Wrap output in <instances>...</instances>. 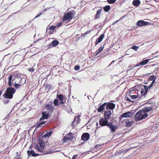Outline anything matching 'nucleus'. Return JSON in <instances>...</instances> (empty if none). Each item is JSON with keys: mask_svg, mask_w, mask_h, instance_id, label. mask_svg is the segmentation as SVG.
<instances>
[{"mask_svg": "<svg viewBox=\"0 0 159 159\" xmlns=\"http://www.w3.org/2000/svg\"><path fill=\"white\" fill-rule=\"evenodd\" d=\"M53 152H53V151H50L48 152H47L46 153H44V152L43 153H44V154L46 155V154H51V153H53Z\"/></svg>", "mask_w": 159, "mask_h": 159, "instance_id": "59", "label": "nucleus"}, {"mask_svg": "<svg viewBox=\"0 0 159 159\" xmlns=\"http://www.w3.org/2000/svg\"><path fill=\"white\" fill-rule=\"evenodd\" d=\"M133 116V113L130 111H128L123 113L120 116L119 119L120 120H121L123 118H128L131 117Z\"/></svg>", "mask_w": 159, "mask_h": 159, "instance_id": "8", "label": "nucleus"}, {"mask_svg": "<svg viewBox=\"0 0 159 159\" xmlns=\"http://www.w3.org/2000/svg\"><path fill=\"white\" fill-rule=\"evenodd\" d=\"M50 7L47 8L45 9H43L42 10L41 12H42V13L44 11H46L48 10V9H50Z\"/></svg>", "mask_w": 159, "mask_h": 159, "instance_id": "54", "label": "nucleus"}, {"mask_svg": "<svg viewBox=\"0 0 159 159\" xmlns=\"http://www.w3.org/2000/svg\"><path fill=\"white\" fill-rule=\"evenodd\" d=\"M80 66L79 65H76L74 68V70H80Z\"/></svg>", "mask_w": 159, "mask_h": 159, "instance_id": "41", "label": "nucleus"}, {"mask_svg": "<svg viewBox=\"0 0 159 159\" xmlns=\"http://www.w3.org/2000/svg\"><path fill=\"white\" fill-rule=\"evenodd\" d=\"M53 104L55 106L57 107L60 105L61 104V102H59L58 99H54L53 101Z\"/></svg>", "mask_w": 159, "mask_h": 159, "instance_id": "27", "label": "nucleus"}, {"mask_svg": "<svg viewBox=\"0 0 159 159\" xmlns=\"http://www.w3.org/2000/svg\"><path fill=\"white\" fill-rule=\"evenodd\" d=\"M75 16V11L71 10L67 12L63 16L62 20L63 21L71 20Z\"/></svg>", "mask_w": 159, "mask_h": 159, "instance_id": "3", "label": "nucleus"}, {"mask_svg": "<svg viewBox=\"0 0 159 159\" xmlns=\"http://www.w3.org/2000/svg\"><path fill=\"white\" fill-rule=\"evenodd\" d=\"M52 134V131L51 130L48 131L46 134L42 136V138L49 137Z\"/></svg>", "mask_w": 159, "mask_h": 159, "instance_id": "19", "label": "nucleus"}, {"mask_svg": "<svg viewBox=\"0 0 159 159\" xmlns=\"http://www.w3.org/2000/svg\"><path fill=\"white\" fill-rule=\"evenodd\" d=\"M90 135L88 133L83 134L81 136V139L84 141H87L90 138Z\"/></svg>", "mask_w": 159, "mask_h": 159, "instance_id": "13", "label": "nucleus"}, {"mask_svg": "<svg viewBox=\"0 0 159 159\" xmlns=\"http://www.w3.org/2000/svg\"><path fill=\"white\" fill-rule=\"evenodd\" d=\"M139 87L140 88V87H144V89L141 88V90L140 92L141 96H140V95L139 96V99H140L142 96H145L147 94L148 91V86L146 85H140L138 86V88H139Z\"/></svg>", "mask_w": 159, "mask_h": 159, "instance_id": "4", "label": "nucleus"}, {"mask_svg": "<svg viewBox=\"0 0 159 159\" xmlns=\"http://www.w3.org/2000/svg\"><path fill=\"white\" fill-rule=\"evenodd\" d=\"M52 102H50L49 103L46 104L45 105V108L50 112H53L54 107L52 105Z\"/></svg>", "mask_w": 159, "mask_h": 159, "instance_id": "11", "label": "nucleus"}, {"mask_svg": "<svg viewBox=\"0 0 159 159\" xmlns=\"http://www.w3.org/2000/svg\"><path fill=\"white\" fill-rule=\"evenodd\" d=\"M11 112H12V111H11L3 119V120L7 119H8L9 118V117L10 115L11 114Z\"/></svg>", "mask_w": 159, "mask_h": 159, "instance_id": "42", "label": "nucleus"}, {"mask_svg": "<svg viewBox=\"0 0 159 159\" xmlns=\"http://www.w3.org/2000/svg\"><path fill=\"white\" fill-rule=\"evenodd\" d=\"M42 116L40 119V121H41L44 119H47L49 116V113L48 111H43L42 113Z\"/></svg>", "mask_w": 159, "mask_h": 159, "instance_id": "10", "label": "nucleus"}, {"mask_svg": "<svg viewBox=\"0 0 159 159\" xmlns=\"http://www.w3.org/2000/svg\"><path fill=\"white\" fill-rule=\"evenodd\" d=\"M101 146V144H97L95 146V148H99Z\"/></svg>", "mask_w": 159, "mask_h": 159, "instance_id": "56", "label": "nucleus"}, {"mask_svg": "<svg viewBox=\"0 0 159 159\" xmlns=\"http://www.w3.org/2000/svg\"><path fill=\"white\" fill-rule=\"evenodd\" d=\"M111 114L112 113L110 111H105L104 114V118L109 120L111 118Z\"/></svg>", "mask_w": 159, "mask_h": 159, "instance_id": "12", "label": "nucleus"}, {"mask_svg": "<svg viewBox=\"0 0 159 159\" xmlns=\"http://www.w3.org/2000/svg\"><path fill=\"white\" fill-rule=\"evenodd\" d=\"M42 12H40L39 14L38 15H37L33 19V20H34L35 18H37V17H39L42 14Z\"/></svg>", "mask_w": 159, "mask_h": 159, "instance_id": "57", "label": "nucleus"}, {"mask_svg": "<svg viewBox=\"0 0 159 159\" xmlns=\"http://www.w3.org/2000/svg\"><path fill=\"white\" fill-rule=\"evenodd\" d=\"M107 127L110 129L111 133H115L118 128V125H113L111 122H110Z\"/></svg>", "mask_w": 159, "mask_h": 159, "instance_id": "5", "label": "nucleus"}, {"mask_svg": "<svg viewBox=\"0 0 159 159\" xmlns=\"http://www.w3.org/2000/svg\"><path fill=\"white\" fill-rule=\"evenodd\" d=\"M34 147L38 152H40L41 153H44V151L40 149L39 146L37 144H35L34 145Z\"/></svg>", "mask_w": 159, "mask_h": 159, "instance_id": "23", "label": "nucleus"}, {"mask_svg": "<svg viewBox=\"0 0 159 159\" xmlns=\"http://www.w3.org/2000/svg\"><path fill=\"white\" fill-rule=\"evenodd\" d=\"M16 89L10 87L8 88L3 95L5 98L11 99L13 98V94L16 92Z\"/></svg>", "mask_w": 159, "mask_h": 159, "instance_id": "1", "label": "nucleus"}, {"mask_svg": "<svg viewBox=\"0 0 159 159\" xmlns=\"http://www.w3.org/2000/svg\"><path fill=\"white\" fill-rule=\"evenodd\" d=\"M109 123L108 120L104 118H101L99 119V125L101 126H107V127Z\"/></svg>", "mask_w": 159, "mask_h": 159, "instance_id": "6", "label": "nucleus"}, {"mask_svg": "<svg viewBox=\"0 0 159 159\" xmlns=\"http://www.w3.org/2000/svg\"><path fill=\"white\" fill-rule=\"evenodd\" d=\"M8 84L10 87H11L12 86L11 81L8 80Z\"/></svg>", "mask_w": 159, "mask_h": 159, "instance_id": "60", "label": "nucleus"}, {"mask_svg": "<svg viewBox=\"0 0 159 159\" xmlns=\"http://www.w3.org/2000/svg\"><path fill=\"white\" fill-rule=\"evenodd\" d=\"M141 65H142L141 63V62H140L138 63L134 67H136V66H139Z\"/></svg>", "mask_w": 159, "mask_h": 159, "instance_id": "62", "label": "nucleus"}, {"mask_svg": "<svg viewBox=\"0 0 159 159\" xmlns=\"http://www.w3.org/2000/svg\"><path fill=\"white\" fill-rule=\"evenodd\" d=\"M107 17H106L105 18L103 22L102 25H105V24L106 23V21L107 20Z\"/></svg>", "mask_w": 159, "mask_h": 159, "instance_id": "58", "label": "nucleus"}, {"mask_svg": "<svg viewBox=\"0 0 159 159\" xmlns=\"http://www.w3.org/2000/svg\"><path fill=\"white\" fill-rule=\"evenodd\" d=\"M28 70L30 72H33L34 71V69L32 68H30L28 69Z\"/></svg>", "mask_w": 159, "mask_h": 159, "instance_id": "51", "label": "nucleus"}, {"mask_svg": "<svg viewBox=\"0 0 159 159\" xmlns=\"http://www.w3.org/2000/svg\"><path fill=\"white\" fill-rule=\"evenodd\" d=\"M68 137H71V136H74V134L71 132H69L67 135Z\"/></svg>", "mask_w": 159, "mask_h": 159, "instance_id": "52", "label": "nucleus"}, {"mask_svg": "<svg viewBox=\"0 0 159 159\" xmlns=\"http://www.w3.org/2000/svg\"><path fill=\"white\" fill-rule=\"evenodd\" d=\"M125 126L127 127H130L132 126L133 123V121H129L128 119H126L125 120Z\"/></svg>", "mask_w": 159, "mask_h": 159, "instance_id": "18", "label": "nucleus"}, {"mask_svg": "<svg viewBox=\"0 0 159 159\" xmlns=\"http://www.w3.org/2000/svg\"><path fill=\"white\" fill-rule=\"evenodd\" d=\"M100 17V15L99 14L98 15H97V14H96L95 15V16L94 17V19L95 20H96V19H97L98 18H99Z\"/></svg>", "mask_w": 159, "mask_h": 159, "instance_id": "48", "label": "nucleus"}, {"mask_svg": "<svg viewBox=\"0 0 159 159\" xmlns=\"http://www.w3.org/2000/svg\"><path fill=\"white\" fill-rule=\"evenodd\" d=\"M106 103L105 102L102 104V105L100 104L99 106L98 107V108L97 110L98 112H101L102 111L105 110V108L106 107Z\"/></svg>", "mask_w": 159, "mask_h": 159, "instance_id": "17", "label": "nucleus"}, {"mask_svg": "<svg viewBox=\"0 0 159 159\" xmlns=\"http://www.w3.org/2000/svg\"><path fill=\"white\" fill-rule=\"evenodd\" d=\"M76 119H77L76 121L77 124H78L80 122V117L79 116H77L75 118L74 121L72 123H73L74 121H75L76 120Z\"/></svg>", "mask_w": 159, "mask_h": 159, "instance_id": "32", "label": "nucleus"}, {"mask_svg": "<svg viewBox=\"0 0 159 159\" xmlns=\"http://www.w3.org/2000/svg\"><path fill=\"white\" fill-rule=\"evenodd\" d=\"M126 100L127 101H129V102H130L132 103H134V101H132L129 98H126Z\"/></svg>", "mask_w": 159, "mask_h": 159, "instance_id": "50", "label": "nucleus"}, {"mask_svg": "<svg viewBox=\"0 0 159 159\" xmlns=\"http://www.w3.org/2000/svg\"><path fill=\"white\" fill-rule=\"evenodd\" d=\"M48 30L55 31L56 32H57L56 27L54 25H51L49 27Z\"/></svg>", "mask_w": 159, "mask_h": 159, "instance_id": "29", "label": "nucleus"}, {"mask_svg": "<svg viewBox=\"0 0 159 159\" xmlns=\"http://www.w3.org/2000/svg\"><path fill=\"white\" fill-rule=\"evenodd\" d=\"M155 65H154V64L147 65H146L145 66H144V67L146 68V67H150L151 66H153Z\"/></svg>", "mask_w": 159, "mask_h": 159, "instance_id": "55", "label": "nucleus"}, {"mask_svg": "<svg viewBox=\"0 0 159 159\" xmlns=\"http://www.w3.org/2000/svg\"><path fill=\"white\" fill-rule=\"evenodd\" d=\"M42 154H39V153H35V154L34 155V157H36L37 156H38L39 155H42Z\"/></svg>", "mask_w": 159, "mask_h": 159, "instance_id": "63", "label": "nucleus"}, {"mask_svg": "<svg viewBox=\"0 0 159 159\" xmlns=\"http://www.w3.org/2000/svg\"><path fill=\"white\" fill-rule=\"evenodd\" d=\"M21 77L20 75L19 74H16V75H15V78L13 79V80H12V82L13 83V81H14V80H15V79H18L19 78L21 79Z\"/></svg>", "mask_w": 159, "mask_h": 159, "instance_id": "37", "label": "nucleus"}, {"mask_svg": "<svg viewBox=\"0 0 159 159\" xmlns=\"http://www.w3.org/2000/svg\"><path fill=\"white\" fill-rule=\"evenodd\" d=\"M104 44H103L99 48V49L97 50L98 51V52H99V53L101 52V51L103 50L104 48Z\"/></svg>", "mask_w": 159, "mask_h": 159, "instance_id": "35", "label": "nucleus"}, {"mask_svg": "<svg viewBox=\"0 0 159 159\" xmlns=\"http://www.w3.org/2000/svg\"><path fill=\"white\" fill-rule=\"evenodd\" d=\"M116 0H107V2L110 4L114 3Z\"/></svg>", "mask_w": 159, "mask_h": 159, "instance_id": "38", "label": "nucleus"}, {"mask_svg": "<svg viewBox=\"0 0 159 159\" xmlns=\"http://www.w3.org/2000/svg\"><path fill=\"white\" fill-rule=\"evenodd\" d=\"M13 77V75L12 74H11L9 75V77H8V80H12Z\"/></svg>", "mask_w": 159, "mask_h": 159, "instance_id": "47", "label": "nucleus"}, {"mask_svg": "<svg viewBox=\"0 0 159 159\" xmlns=\"http://www.w3.org/2000/svg\"><path fill=\"white\" fill-rule=\"evenodd\" d=\"M43 139L42 138H38V143L39 145L45 144V142L43 140Z\"/></svg>", "mask_w": 159, "mask_h": 159, "instance_id": "30", "label": "nucleus"}, {"mask_svg": "<svg viewBox=\"0 0 159 159\" xmlns=\"http://www.w3.org/2000/svg\"><path fill=\"white\" fill-rule=\"evenodd\" d=\"M108 51H109L108 50H107V51H106L103 53L101 55L102 56V57H104V56H105L106 55Z\"/></svg>", "mask_w": 159, "mask_h": 159, "instance_id": "45", "label": "nucleus"}, {"mask_svg": "<svg viewBox=\"0 0 159 159\" xmlns=\"http://www.w3.org/2000/svg\"><path fill=\"white\" fill-rule=\"evenodd\" d=\"M127 16V15H124L123 16H122V17H121L120 19H119V20H122V19L123 18H124L125 17H126Z\"/></svg>", "mask_w": 159, "mask_h": 159, "instance_id": "64", "label": "nucleus"}, {"mask_svg": "<svg viewBox=\"0 0 159 159\" xmlns=\"http://www.w3.org/2000/svg\"><path fill=\"white\" fill-rule=\"evenodd\" d=\"M155 79H157V77L156 76H155L154 75L150 76L148 78V80L150 81H152Z\"/></svg>", "mask_w": 159, "mask_h": 159, "instance_id": "33", "label": "nucleus"}, {"mask_svg": "<svg viewBox=\"0 0 159 159\" xmlns=\"http://www.w3.org/2000/svg\"><path fill=\"white\" fill-rule=\"evenodd\" d=\"M139 48L138 46H136L135 45H133L131 47V48L133 50H134L135 51H137L138 50V49Z\"/></svg>", "mask_w": 159, "mask_h": 159, "instance_id": "39", "label": "nucleus"}, {"mask_svg": "<svg viewBox=\"0 0 159 159\" xmlns=\"http://www.w3.org/2000/svg\"><path fill=\"white\" fill-rule=\"evenodd\" d=\"M104 36V33L102 34L99 37L97 38L95 41V45H97L98 43H100L103 39Z\"/></svg>", "mask_w": 159, "mask_h": 159, "instance_id": "16", "label": "nucleus"}, {"mask_svg": "<svg viewBox=\"0 0 159 159\" xmlns=\"http://www.w3.org/2000/svg\"><path fill=\"white\" fill-rule=\"evenodd\" d=\"M148 116L147 113H144L141 110L138 111L135 115L134 118L136 121H139L145 119Z\"/></svg>", "mask_w": 159, "mask_h": 159, "instance_id": "2", "label": "nucleus"}, {"mask_svg": "<svg viewBox=\"0 0 159 159\" xmlns=\"http://www.w3.org/2000/svg\"><path fill=\"white\" fill-rule=\"evenodd\" d=\"M57 98L61 102V104L62 105L64 103V102H63L64 100V98L63 95L62 94H57Z\"/></svg>", "mask_w": 159, "mask_h": 159, "instance_id": "15", "label": "nucleus"}, {"mask_svg": "<svg viewBox=\"0 0 159 159\" xmlns=\"http://www.w3.org/2000/svg\"><path fill=\"white\" fill-rule=\"evenodd\" d=\"M3 101L4 103V104H7L8 103H9L10 102V100L8 99H4L3 100Z\"/></svg>", "mask_w": 159, "mask_h": 159, "instance_id": "43", "label": "nucleus"}, {"mask_svg": "<svg viewBox=\"0 0 159 159\" xmlns=\"http://www.w3.org/2000/svg\"><path fill=\"white\" fill-rule=\"evenodd\" d=\"M102 9H99L97 10V12H96V14H97V15H98V14L100 15V14L101 12L102 11Z\"/></svg>", "mask_w": 159, "mask_h": 159, "instance_id": "46", "label": "nucleus"}, {"mask_svg": "<svg viewBox=\"0 0 159 159\" xmlns=\"http://www.w3.org/2000/svg\"><path fill=\"white\" fill-rule=\"evenodd\" d=\"M17 12H16L15 13H13L11 15H9V16L7 18V19L11 18V17L12 16H13L14 15H15L16 13H17Z\"/></svg>", "mask_w": 159, "mask_h": 159, "instance_id": "61", "label": "nucleus"}, {"mask_svg": "<svg viewBox=\"0 0 159 159\" xmlns=\"http://www.w3.org/2000/svg\"><path fill=\"white\" fill-rule=\"evenodd\" d=\"M40 147V149L42 150H43L45 148V144H40L39 145Z\"/></svg>", "mask_w": 159, "mask_h": 159, "instance_id": "44", "label": "nucleus"}, {"mask_svg": "<svg viewBox=\"0 0 159 159\" xmlns=\"http://www.w3.org/2000/svg\"><path fill=\"white\" fill-rule=\"evenodd\" d=\"M140 4V1L139 0H134L132 2L133 5L136 7L139 6Z\"/></svg>", "mask_w": 159, "mask_h": 159, "instance_id": "22", "label": "nucleus"}, {"mask_svg": "<svg viewBox=\"0 0 159 159\" xmlns=\"http://www.w3.org/2000/svg\"><path fill=\"white\" fill-rule=\"evenodd\" d=\"M16 81H15V83L14 84V86L15 88L16 89H18L19 88L20 86H22V85L21 84H19L17 83H16Z\"/></svg>", "mask_w": 159, "mask_h": 159, "instance_id": "36", "label": "nucleus"}, {"mask_svg": "<svg viewBox=\"0 0 159 159\" xmlns=\"http://www.w3.org/2000/svg\"><path fill=\"white\" fill-rule=\"evenodd\" d=\"M35 152L33 150H28L27 151V153L28 157L31 155L32 156L34 157V155Z\"/></svg>", "mask_w": 159, "mask_h": 159, "instance_id": "24", "label": "nucleus"}, {"mask_svg": "<svg viewBox=\"0 0 159 159\" xmlns=\"http://www.w3.org/2000/svg\"><path fill=\"white\" fill-rule=\"evenodd\" d=\"M74 138V136H71V137L64 136L62 139V140L64 142H67L68 140H72Z\"/></svg>", "mask_w": 159, "mask_h": 159, "instance_id": "21", "label": "nucleus"}, {"mask_svg": "<svg viewBox=\"0 0 159 159\" xmlns=\"http://www.w3.org/2000/svg\"><path fill=\"white\" fill-rule=\"evenodd\" d=\"M46 122V121H42L40 122L39 123V124H37V125L36 127V128L35 129V130L34 131V132L35 130H37V128L41 126L42 125L44 124Z\"/></svg>", "mask_w": 159, "mask_h": 159, "instance_id": "25", "label": "nucleus"}, {"mask_svg": "<svg viewBox=\"0 0 159 159\" xmlns=\"http://www.w3.org/2000/svg\"><path fill=\"white\" fill-rule=\"evenodd\" d=\"M130 98L132 99H135L139 97L138 93L137 95H129Z\"/></svg>", "mask_w": 159, "mask_h": 159, "instance_id": "34", "label": "nucleus"}, {"mask_svg": "<svg viewBox=\"0 0 159 159\" xmlns=\"http://www.w3.org/2000/svg\"><path fill=\"white\" fill-rule=\"evenodd\" d=\"M152 109V108L151 107H145L143 108L141 110L144 113L151 111Z\"/></svg>", "mask_w": 159, "mask_h": 159, "instance_id": "20", "label": "nucleus"}, {"mask_svg": "<svg viewBox=\"0 0 159 159\" xmlns=\"http://www.w3.org/2000/svg\"><path fill=\"white\" fill-rule=\"evenodd\" d=\"M61 25H62V22H60L57 24L56 26L58 27H59L61 26Z\"/></svg>", "mask_w": 159, "mask_h": 159, "instance_id": "49", "label": "nucleus"}, {"mask_svg": "<svg viewBox=\"0 0 159 159\" xmlns=\"http://www.w3.org/2000/svg\"><path fill=\"white\" fill-rule=\"evenodd\" d=\"M150 25V23L143 20H139L136 23V25L137 26L140 27Z\"/></svg>", "mask_w": 159, "mask_h": 159, "instance_id": "7", "label": "nucleus"}, {"mask_svg": "<svg viewBox=\"0 0 159 159\" xmlns=\"http://www.w3.org/2000/svg\"><path fill=\"white\" fill-rule=\"evenodd\" d=\"M139 91V90H138L136 89H133L132 90H130L129 91V94H132V93H131V92H135L137 91L138 92V91Z\"/></svg>", "mask_w": 159, "mask_h": 159, "instance_id": "40", "label": "nucleus"}, {"mask_svg": "<svg viewBox=\"0 0 159 159\" xmlns=\"http://www.w3.org/2000/svg\"><path fill=\"white\" fill-rule=\"evenodd\" d=\"M59 41L56 39L52 41L48 45L49 48H51L53 47H56L58 44Z\"/></svg>", "mask_w": 159, "mask_h": 159, "instance_id": "14", "label": "nucleus"}, {"mask_svg": "<svg viewBox=\"0 0 159 159\" xmlns=\"http://www.w3.org/2000/svg\"><path fill=\"white\" fill-rule=\"evenodd\" d=\"M105 103H106V109L107 110H113L115 108V104L114 103L110 102H105Z\"/></svg>", "mask_w": 159, "mask_h": 159, "instance_id": "9", "label": "nucleus"}, {"mask_svg": "<svg viewBox=\"0 0 159 159\" xmlns=\"http://www.w3.org/2000/svg\"><path fill=\"white\" fill-rule=\"evenodd\" d=\"M152 59H146L145 60H144L143 59L141 62V63L142 66L146 65L147 64L149 61L151 60Z\"/></svg>", "mask_w": 159, "mask_h": 159, "instance_id": "26", "label": "nucleus"}, {"mask_svg": "<svg viewBox=\"0 0 159 159\" xmlns=\"http://www.w3.org/2000/svg\"><path fill=\"white\" fill-rule=\"evenodd\" d=\"M26 81L25 78L24 77H22L20 79V80L19 81V83L20 84H25Z\"/></svg>", "mask_w": 159, "mask_h": 159, "instance_id": "31", "label": "nucleus"}, {"mask_svg": "<svg viewBox=\"0 0 159 159\" xmlns=\"http://www.w3.org/2000/svg\"><path fill=\"white\" fill-rule=\"evenodd\" d=\"M43 133H44V132H42L41 133H40L39 134V136L38 138H42V136L43 135Z\"/></svg>", "mask_w": 159, "mask_h": 159, "instance_id": "53", "label": "nucleus"}, {"mask_svg": "<svg viewBox=\"0 0 159 159\" xmlns=\"http://www.w3.org/2000/svg\"><path fill=\"white\" fill-rule=\"evenodd\" d=\"M103 10L106 12H107L111 8V7L109 5H107L103 7Z\"/></svg>", "mask_w": 159, "mask_h": 159, "instance_id": "28", "label": "nucleus"}]
</instances>
